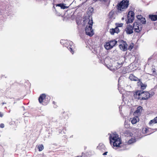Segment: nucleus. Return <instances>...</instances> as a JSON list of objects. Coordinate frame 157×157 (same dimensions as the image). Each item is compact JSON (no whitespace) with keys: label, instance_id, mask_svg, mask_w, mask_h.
Instances as JSON below:
<instances>
[{"label":"nucleus","instance_id":"21","mask_svg":"<svg viewBox=\"0 0 157 157\" xmlns=\"http://www.w3.org/2000/svg\"><path fill=\"white\" fill-rule=\"evenodd\" d=\"M105 47L107 50H109L112 48L109 42L106 43L105 45Z\"/></svg>","mask_w":157,"mask_h":157},{"label":"nucleus","instance_id":"27","mask_svg":"<svg viewBox=\"0 0 157 157\" xmlns=\"http://www.w3.org/2000/svg\"><path fill=\"white\" fill-rule=\"evenodd\" d=\"M123 64V62H121V63L117 62V67L116 68H120V67H121L122 66Z\"/></svg>","mask_w":157,"mask_h":157},{"label":"nucleus","instance_id":"28","mask_svg":"<svg viewBox=\"0 0 157 157\" xmlns=\"http://www.w3.org/2000/svg\"><path fill=\"white\" fill-rule=\"evenodd\" d=\"M123 23H116V28H118L119 27H122L123 26Z\"/></svg>","mask_w":157,"mask_h":157},{"label":"nucleus","instance_id":"12","mask_svg":"<svg viewBox=\"0 0 157 157\" xmlns=\"http://www.w3.org/2000/svg\"><path fill=\"white\" fill-rule=\"evenodd\" d=\"M120 32V30L119 28H115V29H111L109 30V32L112 35H114V33H118Z\"/></svg>","mask_w":157,"mask_h":157},{"label":"nucleus","instance_id":"20","mask_svg":"<svg viewBox=\"0 0 157 157\" xmlns=\"http://www.w3.org/2000/svg\"><path fill=\"white\" fill-rule=\"evenodd\" d=\"M117 41L116 40H111L109 41V43L111 44V46L112 48L117 43Z\"/></svg>","mask_w":157,"mask_h":157},{"label":"nucleus","instance_id":"33","mask_svg":"<svg viewBox=\"0 0 157 157\" xmlns=\"http://www.w3.org/2000/svg\"><path fill=\"white\" fill-rule=\"evenodd\" d=\"M114 14V12L113 11H111L109 13V15L111 16H112Z\"/></svg>","mask_w":157,"mask_h":157},{"label":"nucleus","instance_id":"24","mask_svg":"<svg viewBox=\"0 0 157 157\" xmlns=\"http://www.w3.org/2000/svg\"><path fill=\"white\" fill-rule=\"evenodd\" d=\"M142 110V107L141 106H139L137 108V110L134 112V113H140Z\"/></svg>","mask_w":157,"mask_h":157},{"label":"nucleus","instance_id":"10","mask_svg":"<svg viewBox=\"0 0 157 157\" xmlns=\"http://www.w3.org/2000/svg\"><path fill=\"white\" fill-rule=\"evenodd\" d=\"M137 84L138 86H140V89L141 90H143L145 89L147 87L146 84H144L140 80L138 82Z\"/></svg>","mask_w":157,"mask_h":157},{"label":"nucleus","instance_id":"4","mask_svg":"<svg viewBox=\"0 0 157 157\" xmlns=\"http://www.w3.org/2000/svg\"><path fill=\"white\" fill-rule=\"evenodd\" d=\"M93 23L92 19L91 20L89 19L88 25H86L85 29L86 34L90 36H92L94 34V31L92 28Z\"/></svg>","mask_w":157,"mask_h":157},{"label":"nucleus","instance_id":"23","mask_svg":"<svg viewBox=\"0 0 157 157\" xmlns=\"http://www.w3.org/2000/svg\"><path fill=\"white\" fill-rule=\"evenodd\" d=\"M136 141L135 139L133 138H131L129 140L128 142V144H131Z\"/></svg>","mask_w":157,"mask_h":157},{"label":"nucleus","instance_id":"35","mask_svg":"<svg viewBox=\"0 0 157 157\" xmlns=\"http://www.w3.org/2000/svg\"><path fill=\"white\" fill-rule=\"evenodd\" d=\"M4 124L3 123H1L0 124V127L2 128H3L4 127Z\"/></svg>","mask_w":157,"mask_h":157},{"label":"nucleus","instance_id":"36","mask_svg":"<svg viewBox=\"0 0 157 157\" xmlns=\"http://www.w3.org/2000/svg\"><path fill=\"white\" fill-rule=\"evenodd\" d=\"M101 2H107L109 0H99Z\"/></svg>","mask_w":157,"mask_h":157},{"label":"nucleus","instance_id":"25","mask_svg":"<svg viewBox=\"0 0 157 157\" xmlns=\"http://www.w3.org/2000/svg\"><path fill=\"white\" fill-rule=\"evenodd\" d=\"M134 46V44L133 43H131L128 48H127V49L131 51L133 48Z\"/></svg>","mask_w":157,"mask_h":157},{"label":"nucleus","instance_id":"26","mask_svg":"<svg viewBox=\"0 0 157 157\" xmlns=\"http://www.w3.org/2000/svg\"><path fill=\"white\" fill-rule=\"evenodd\" d=\"M44 148V147L43 144H41L38 147V150L40 151H42Z\"/></svg>","mask_w":157,"mask_h":157},{"label":"nucleus","instance_id":"30","mask_svg":"<svg viewBox=\"0 0 157 157\" xmlns=\"http://www.w3.org/2000/svg\"><path fill=\"white\" fill-rule=\"evenodd\" d=\"M155 94V93L154 92H153V91H151L150 92V93H149L150 98L151 97V96H153Z\"/></svg>","mask_w":157,"mask_h":157},{"label":"nucleus","instance_id":"31","mask_svg":"<svg viewBox=\"0 0 157 157\" xmlns=\"http://www.w3.org/2000/svg\"><path fill=\"white\" fill-rule=\"evenodd\" d=\"M69 49L71 53L73 54L74 53V51L73 50L72 48L71 47H69Z\"/></svg>","mask_w":157,"mask_h":157},{"label":"nucleus","instance_id":"15","mask_svg":"<svg viewBox=\"0 0 157 157\" xmlns=\"http://www.w3.org/2000/svg\"><path fill=\"white\" fill-rule=\"evenodd\" d=\"M70 42H71V41H68V40H61L60 42L62 45L66 46L68 45V44Z\"/></svg>","mask_w":157,"mask_h":157},{"label":"nucleus","instance_id":"14","mask_svg":"<svg viewBox=\"0 0 157 157\" xmlns=\"http://www.w3.org/2000/svg\"><path fill=\"white\" fill-rule=\"evenodd\" d=\"M149 129L147 127L143 128L142 130V133L147 135L150 134L151 133L149 131Z\"/></svg>","mask_w":157,"mask_h":157},{"label":"nucleus","instance_id":"37","mask_svg":"<svg viewBox=\"0 0 157 157\" xmlns=\"http://www.w3.org/2000/svg\"><path fill=\"white\" fill-rule=\"evenodd\" d=\"M3 116V113L0 112V117H2Z\"/></svg>","mask_w":157,"mask_h":157},{"label":"nucleus","instance_id":"17","mask_svg":"<svg viewBox=\"0 0 157 157\" xmlns=\"http://www.w3.org/2000/svg\"><path fill=\"white\" fill-rule=\"evenodd\" d=\"M97 148L99 150L101 151L105 150V146L104 144H99Z\"/></svg>","mask_w":157,"mask_h":157},{"label":"nucleus","instance_id":"1","mask_svg":"<svg viewBox=\"0 0 157 157\" xmlns=\"http://www.w3.org/2000/svg\"><path fill=\"white\" fill-rule=\"evenodd\" d=\"M110 144L113 147L119 148L120 151H123L127 149L126 145H122L121 140L120 138L119 137L118 134L113 133L110 135L109 137Z\"/></svg>","mask_w":157,"mask_h":157},{"label":"nucleus","instance_id":"34","mask_svg":"<svg viewBox=\"0 0 157 157\" xmlns=\"http://www.w3.org/2000/svg\"><path fill=\"white\" fill-rule=\"evenodd\" d=\"M7 77V76H6L5 75H2L1 76V78H6Z\"/></svg>","mask_w":157,"mask_h":157},{"label":"nucleus","instance_id":"2","mask_svg":"<svg viewBox=\"0 0 157 157\" xmlns=\"http://www.w3.org/2000/svg\"><path fill=\"white\" fill-rule=\"evenodd\" d=\"M135 98L140 100H147L150 98L149 93L143 90H137L133 92Z\"/></svg>","mask_w":157,"mask_h":157},{"label":"nucleus","instance_id":"9","mask_svg":"<svg viewBox=\"0 0 157 157\" xmlns=\"http://www.w3.org/2000/svg\"><path fill=\"white\" fill-rule=\"evenodd\" d=\"M133 27L130 25H128L125 31L126 33L128 34H131L133 33Z\"/></svg>","mask_w":157,"mask_h":157},{"label":"nucleus","instance_id":"42","mask_svg":"<svg viewBox=\"0 0 157 157\" xmlns=\"http://www.w3.org/2000/svg\"><path fill=\"white\" fill-rule=\"evenodd\" d=\"M77 157H79V156H77Z\"/></svg>","mask_w":157,"mask_h":157},{"label":"nucleus","instance_id":"39","mask_svg":"<svg viewBox=\"0 0 157 157\" xmlns=\"http://www.w3.org/2000/svg\"><path fill=\"white\" fill-rule=\"evenodd\" d=\"M6 104V103L3 102H2V105H4V104Z\"/></svg>","mask_w":157,"mask_h":157},{"label":"nucleus","instance_id":"6","mask_svg":"<svg viewBox=\"0 0 157 157\" xmlns=\"http://www.w3.org/2000/svg\"><path fill=\"white\" fill-rule=\"evenodd\" d=\"M119 48L122 51H125L127 50L128 44L123 40H118L117 41Z\"/></svg>","mask_w":157,"mask_h":157},{"label":"nucleus","instance_id":"22","mask_svg":"<svg viewBox=\"0 0 157 157\" xmlns=\"http://www.w3.org/2000/svg\"><path fill=\"white\" fill-rule=\"evenodd\" d=\"M139 120L138 117H134L131 121V122L132 124H136Z\"/></svg>","mask_w":157,"mask_h":157},{"label":"nucleus","instance_id":"16","mask_svg":"<svg viewBox=\"0 0 157 157\" xmlns=\"http://www.w3.org/2000/svg\"><path fill=\"white\" fill-rule=\"evenodd\" d=\"M149 18L152 21H155L157 20V15H149Z\"/></svg>","mask_w":157,"mask_h":157},{"label":"nucleus","instance_id":"3","mask_svg":"<svg viewBox=\"0 0 157 157\" xmlns=\"http://www.w3.org/2000/svg\"><path fill=\"white\" fill-rule=\"evenodd\" d=\"M129 4L128 0H123L117 3L116 7L118 11L121 13L128 7Z\"/></svg>","mask_w":157,"mask_h":157},{"label":"nucleus","instance_id":"19","mask_svg":"<svg viewBox=\"0 0 157 157\" xmlns=\"http://www.w3.org/2000/svg\"><path fill=\"white\" fill-rule=\"evenodd\" d=\"M157 123V116L152 120H151L149 122V125Z\"/></svg>","mask_w":157,"mask_h":157},{"label":"nucleus","instance_id":"8","mask_svg":"<svg viewBox=\"0 0 157 157\" xmlns=\"http://www.w3.org/2000/svg\"><path fill=\"white\" fill-rule=\"evenodd\" d=\"M134 15L135 13L133 11L131 10L128 12L126 21L127 23L133 22V21L134 20Z\"/></svg>","mask_w":157,"mask_h":157},{"label":"nucleus","instance_id":"41","mask_svg":"<svg viewBox=\"0 0 157 157\" xmlns=\"http://www.w3.org/2000/svg\"><path fill=\"white\" fill-rule=\"evenodd\" d=\"M56 106H55L54 107H56Z\"/></svg>","mask_w":157,"mask_h":157},{"label":"nucleus","instance_id":"18","mask_svg":"<svg viewBox=\"0 0 157 157\" xmlns=\"http://www.w3.org/2000/svg\"><path fill=\"white\" fill-rule=\"evenodd\" d=\"M56 6H59L60 7L61 9H65L68 8V6H65V4L64 3H60L57 4L56 5Z\"/></svg>","mask_w":157,"mask_h":157},{"label":"nucleus","instance_id":"38","mask_svg":"<svg viewBox=\"0 0 157 157\" xmlns=\"http://www.w3.org/2000/svg\"><path fill=\"white\" fill-rule=\"evenodd\" d=\"M108 153V152L107 151H106L105 152V153H104L103 154V155H107V153Z\"/></svg>","mask_w":157,"mask_h":157},{"label":"nucleus","instance_id":"32","mask_svg":"<svg viewBox=\"0 0 157 157\" xmlns=\"http://www.w3.org/2000/svg\"><path fill=\"white\" fill-rule=\"evenodd\" d=\"M10 90V88H7L6 90V93L7 94L9 91Z\"/></svg>","mask_w":157,"mask_h":157},{"label":"nucleus","instance_id":"13","mask_svg":"<svg viewBox=\"0 0 157 157\" xmlns=\"http://www.w3.org/2000/svg\"><path fill=\"white\" fill-rule=\"evenodd\" d=\"M129 79L131 81H139L140 80L138 78L135 76L133 74H131L130 75L129 77Z\"/></svg>","mask_w":157,"mask_h":157},{"label":"nucleus","instance_id":"40","mask_svg":"<svg viewBox=\"0 0 157 157\" xmlns=\"http://www.w3.org/2000/svg\"><path fill=\"white\" fill-rule=\"evenodd\" d=\"M56 103L55 101H53V104H54V105H55L56 104Z\"/></svg>","mask_w":157,"mask_h":157},{"label":"nucleus","instance_id":"11","mask_svg":"<svg viewBox=\"0 0 157 157\" xmlns=\"http://www.w3.org/2000/svg\"><path fill=\"white\" fill-rule=\"evenodd\" d=\"M137 18L138 20H139L140 22L142 24H145L146 23V21L145 18L143 17L141 15H138L137 16Z\"/></svg>","mask_w":157,"mask_h":157},{"label":"nucleus","instance_id":"7","mask_svg":"<svg viewBox=\"0 0 157 157\" xmlns=\"http://www.w3.org/2000/svg\"><path fill=\"white\" fill-rule=\"evenodd\" d=\"M133 30L136 33H140L142 30V25L139 22H135L133 24Z\"/></svg>","mask_w":157,"mask_h":157},{"label":"nucleus","instance_id":"29","mask_svg":"<svg viewBox=\"0 0 157 157\" xmlns=\"http://www.w3.org/2000/svg\"><path fill=\"white\" fill-rule=\"evenodd\" d=\"M151 71L152 72L153 74L154 75H157L155 68H152L151 69Z\"/></svg>","mask_w":157,"mask_h":157},{"label":"nucleus","instance_id":"5","mask_svg":"<svg viewBox=\"0 0 157 157\" xmlns=\"http://www.w3.org/2000/svg\"><path fill=\"white\" fill-rule=\"evenodd\" d=\"M50 97L44 94H42L40 95L38 98L39 102L44 105H47L49 102Z\"/></svg>","mask_w":157,"mask_h":157}]
</instances>
